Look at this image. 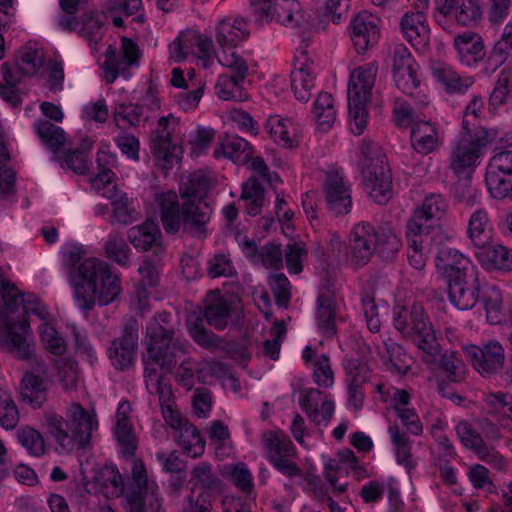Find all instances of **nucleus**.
I'll use <instances>...</instances> for the list:
<instances>
[{
	"label": "nucleus",
	"mask_w": 512,
	"mask_h": 512,
	"mask_svg": "<svg viewBox=\"0 0 512 512\" xmlns=\"http://www.w3.org/2000/svg\"><path fill=\"white\" fill-rule=\"evenodd\" d=\"M82 246L72 245L63 252V264L69 270L77 305L90 311L97 303L106 306L122 291L120 277L109 263L98 258H86Z\"/></svg>",
	"instance_id": "nucleus-1"
},
{
	"label": "nucleus",
	"mask_w": 512,
	"mask_h": 512,
	"mask_svg": "<svg viewBox=\"0 0 512 512\" xmlns=\"http://www.w3.org/2000/svg\"><path fill=\"white\" fill-rule=\"evenodd\" d=\"M418 376L428 382H443L440 371L443 370L447 379L453 383H461L466 378V366L455 353H441L435 331L423 310L418 311Z\"/></svg>",
	"instance_id": "nucleus-2"
},
{
	"label": "nucleus",
	"mask_w": 512,
	"mask_h": 512,
	"mask_svg": "<svg viewBox=\"0 0 512 512\" xmlns=\"http://www.w3.org/2000/svg\"><path fill=\"white\" fill-rule=\"evenodd\" d=\"M169 312L158 313L146 328L148 362L145 371H152L149 365L156 364L162 372H171L178 360L188 353L187 340L176 335Z\"/></svg>",
	"instance_id": "nucleus-3"
},
{
	"label": "nucleus",
	"mask_w": 512,
	"mask_h": 512,
	"mask_svg": "<svg viewBox=\"0 0 512 512\" xmlns=\"http://www.w3.org/2000/svg\"><path fill=\"white\" fill-rule=\"evenodd\" d=\"M65 420L58 415L47 417L49 433L55 438L64 452L85 450L90 446L91 435L97 429L98 423L81 404L73 403Z\"/></svg>",
	"instance_id": "nucleus-4"
},
{
	"label": "nucleus",
	"mask_w": 512,
	"mask_h": 512,
	"mask_svg": "<svg viewBox=\"0 0 512 512\" xmlns=\"http://www.w3.org/2000/svg\"><path fill=\"white\" fill-rule=\"evenodd\" d=\"M146 212L148 217L143 224H155L158 215L162 224H207L213 210L205 201L185 202L180 206L177 193L168 190L156 193Z\"/></svg>",
	"instance_id": "nucleus-5"
},
{
	"label": "nucleus",
	"mask_w": 512,
	"mask_h": 512,
	"mask_svg": "<svg viewBox=\"0 0 512 512\" xmlns=\"http://www.w3.org/2000/svg\"><path fill=\"white\" fill-rule=\"evenodd\" d=\"M399 239L384 226H354L349 240L348 263L354 269L366 266L375 253L389 257L398 251Z\"/></svg>",
	"instance_id": "nucleus-6"
},
{
	"label": "nucleus",
	"mask_w": 512,
	"mask_h": 512,
	"mask_svg": "<svg viewBox=\"0 0 512 512\" xmlns=\"http://www.w3.org/2000/svg\"><path fill=\"white\" fill-rule=\"evenodd\" d=\"M359 157L365 192L373 202L386 204L393 196L392 176L386 156L377 143L363 140Z\"/></svg>",
	"instance_id": "nucleus-7"
},
{
	"label": "nucleus",
	"mask_w": 512,
	"mask_h": 512,
	"mask_svg": "<svg viewBox=\"0 0 512 512\" xmlns=\"http://www.w3.org/2000/svg\"><path fill=\"white\" fill-rule=\"evenodd\" d=\"M492 130L481 128L476 132L475 138H457L451 143L449 153V168L457 177L455 191L458 195L462 186L468 187L475 169L480 164L487 145L495 139Z\"/></svg>",
	"instance_id": "nucleus-8"
},
{
	"label": "nucleus",
	"mask_w": 512,
	"mask_h": 512,
	"mask_svg": "<svg viewBox=\"0 0 512 512\" xmlns=\"http://www.w3.org/2000/svg\"><path fill=\"white\" fill-rule=\"evenodd\" d=\"M186 133L185 125L173 114L162 116L151 138V151L166 165L178 163L183 154V136Z\"/></svg>",
	"instance_id": "nucleus-9"
},
{
	"label": "nucleus",
	"mask_w": 512,
	"mask_h": 512,
	"mask_svg": "<svg viewBox=\"0 0 512 512\" xmlns=\"http://www.w3.org/2000/svg\"><path fill=\"white\" fill-rule=\"evenodd\" d=\"M218 62L230 68L235 73V76L220 75L215 85L216 95L225 101L245 100L246 94L242 83L248 71L246 60L237 51H231L230 53L220 54Z\"/></svg>",
	"instance_id": "nucleus-10"
},
{
	"label": "nucleus",
	"mask_w": 512,
	"mask_h": 512,
	"mask_svg": "<svg viewBox=\"0 0 512 512\" xmlns=\"http://www.w3.org/2000/svg\"><path fill=\"white\" fill-rule=\"evenodd\" d=\"M169 53L170 58L175 62H181L189 56H194L205 69L214 63L212 40L194 31L181 33L176 37L169 45Z\"/></svg>",
	"instance_id": "nucleus-11"
},
{
	"label": "nucleus",
	"mask_w": 512,
	"mask_h": 512,
	"mask_svg": "<svg viewBox=\"0 0 512 512\" xmlns=\"http://www.w3.org/2000/svg\"><path fill=\"white\" fill-rule=\"evenodd\" d=\"M138 330V321L130 317L123 326L121 336L111 341L107 353L115 369L126 371L133 366L138 347Z\"/></svg>",
	"instance_id": "nucleus-12"
},
{
	"label": "nucleus",
	"mask_w": 512,
	"mask_h": 512,
	"mask_svg": "<svg viewBox=\"0 0 512 512\" xmlns=\"http://www.w3.org/2000/svg\"><path fill=\"white\" fill-rule=\"evenodd\" d=\"M140 57L139 46L126 37L121 39L119 52L109 47L103 64L106 82L113 83L119 76L127 78L128 70L138 65Z\"/></svg>",
	"instance_id": "nucleus-13"
},
{
	"label": "nucleus",
	"mask_w": 512,
	"mask_h": 512,
	"mask_svg": "<svg viewBox=\"0 0 512 512\" xmlns=\"http://www.w3.org/2000/svg\"><path fill=\"white\" fill-rule=\"evenodd\" d=\"M318 68L307 51L300 47L294 57V67L291 72V89L300 102H307L315 87Z\"/></svg>",
	"instance_id": "nucleus-14"
},
{
	"label": "nucleus",
	"mask_w": 512,
	"mask_h": 512,
	"mask_svg": "<svg viewBox=\"0 0 512 512\" xmlns=\"http://www.w3.org/2000/svg\"><path fill=\"white\" fill-rule=\"evenodd\" d=\"M465 353L473 368L485 377L498 373L504 365L505 351L496 340H490L481 346L469 345L465 348Z\"/></svg>",
	"instance_id": "nucleus-15"
},
{
	"label": "nucleus",
	"mask_w": 512,
	"mask_h": 512,
	"mask_svg": "<svg viewBox=\"0 0 512 512\" xmlns=\"http://www.w3.org/2000/svg\"><path fill=\"white\" fill-rule=\"evenodd\" d=\"M323 190L330 213L339 216L351 211V186L342 171L329 170L324 180Z\"/></svg>",
	"instance_id": "nucleus-16"
},
{
	"label": "nucleus",
	"mask_w": 512,
	"mask_h": 512,
	"mask_svg": "<svg viewBox=\"0 0 512 512\" xmlns=\"http://www.w3.org/2000/svg\"><path fill=\"white\" fill-rule=\"evenodd\" d=\"M512 151L504 150L496 153L489 162L486 172V185L494 198L506 197L512 182Z\"/></svg>",
	"instance_id": "nucleus-17"
},
{
	"label": "nucleus",
	"mask_w": 512,
	"mask_h": 512,
	"mask_svg": "<svg viewBox=\"0 0 512 512\" xmlns=\"http://www.w3.org/2000/svg\"><path fill=\"white\" fill-rule=\"evenodd\" d=\"M248 21L238 15H226L215 22L214 36L222 53L235 51V48L249 37Z\"/></svg>",
	"instance_id": "nucleus-18"
},
{
	"label": "nucleus",
	"mask_w": 512,
	"mask_h": 512,
	"mask_svg": "<svg viewBox=\"0 0 512 512\" xmlns=\"http://www.w3.org/2000/svg\"><path fill=\"white\" fill-rule=\"evenodd\" d=\"M241 312L230 305L219 291H208L205 299L204 318L216 330H224L230 324H236Z\"/></svg>",
	"instance_id": "nucleus-19"
},
{
	"label": "nucleus",
	"mask_w": 512,
	"mask_h": 512,
	"mask_svg": "<svg viewBox=\"0 0 512 512\" xmlns=\"http://www.w3.org/2000/svg\"><path fill=\"white\" fill-rule=\"evenodd\" d=\"M392 71L397 88L413 96L416 90L415 59L403 44L397 45L394 49Z\"/></svg>",
	"instance_id": "nucleus-20"
},
{
	"label": "nucleus",
	"mask_w": 512,
	"mask_h": 512,
	"mask_svg": "<svg viewBox=\"0 0 512 512\" xmlns=\"http://www.w3.org/2000/svg\"><path fill=\"white\" fill-rule=\"evenodd\" d=\"M379 22L378 17L367 11H361L352 18L349 25L350 37L359 54L364 53L377 42Z\"/></svg>",
	"instance_id": "nucleus-21"
},
{
	"label": "nucleus",
	"mask_w": 512,
	"mask_h": 512,
	"mask_svg": "<svg viewBox=\"0 0 512 512\" xmlns=\"http://www.w3.org/2000/svg\"><path fill=\"white\" fill-rule=\"evenodd\" d=\"M435 266L448 282L466 277L470 259L459 250L442 246L435 256Z\"/></svg>",
	"instance_id": "nucleus-22"
},
{
	"label": "nucleus",
	"mask_w": 512,
	"mask_h": 512,
	"mask_svg": "<svg viewBox=\"0 0 512 512\" xmlns=\"http://www.w3.org/2000/svg\"><path fill=\"white\" fill-rule=\"evenodd\" d=\"M453 46L457 52L459 62L468 67L477 66L486 56L482 37L472 31L458 34L454 38Z\"/></svg>",
	"instance_id": "nucleus-23"
},
{
	"label": "nucleus",
	"mask_w": 512,
	"mask_h": 512,
	"mask_svg": "<svg viewBox=\"0 0 512 512\" xmlns=\"http://www.w3.org/2000/svg\"><path fill=\"white\" fill-rule=\"evenodd\" d=\"M429 68L434 79L440 83L447 94H465L474 84V78L462 77L451 66L440 61H430Z\"/></svg>",
	"instance_id": "nucleus-24"
},
{
	"label": "nucleus",
	"mask_w": 512,
	"mask_h": 512,
	"mask_svg": "<svg viewBox=\"0 0 512 512\" xmlns=\"http://www.w3.org/2000/svg\"><path fill=\"white\" fill-rule=\"evenodd\" d=\"M266 130L275 144L282 148L293 149L300 142V128L291 119L279 115L270 116Z\"/></svg>",
	"instance_id": "nucleus-25"
},
{
	"label": "nucleus",
	"mask_w": 512,
	"mask_h": 512,
	"mask_svg": "<svg viewBox=\"0 0 512 512\" xmlns=\"http://www.w3.org/2000/svg\"><path fill=\"white\" fill-rule=\"evenodd\" d=\"M191 491L200 489L199 494L217 497L224 491V482L221 477L213 471L212 465L208 462H200L190 472Z\"/></svg>",
	"instance_id": "nucleus-26"
},
{
	"label": "nucleus",
	"mask_w": 512,
	"mask_h": 512,
	"mask_svg": "<svg viewBox=\"0 0 512 512\" xmlns=\"http://www.w3.org/2000/svg\"><path fill=\"white\" fill-rule=\"evenodd\" d=\"M213 154L217 159L224 157L237 165H242L250 161L253 148L244 138L226 134L219 139Z\"/></svg>",
	"instance_id": "nucleus-27"
},
{
	"label": "nucleus",
	"mask_w": 512,
	"mask_h": 512,
	"mask_svg": "<svg viewBox=\"0 0 512 512\" xmlns=\"http://www.w3.org/2000/svg\"><path fill=\"white\" fill-rule=\"evenodd\" d=\"M377 72L378 66L375 62H370L353 69L349 78L348 97L370 101Z\"/></svg>",
	"instance_id": "nucleus-28"
},
{
	"label": "nucleus",
	"mask_w": 512,
	"mask_h": 512,
	"mask_svg": "<svg viewBox=\"0 0 512 512\" xmlns=\"http://www.w3.org/2000/svg\"><path fill=\"white\" fill-rule=\"evenodd\" d=\"M49 381L42 375L28 371L20 384L21 400L34 409L40 408L47 401Z\"/></svg>",
	"instance_id": "nucleus-29"
},
{
	"label": "nucleus",
	"mask_w": 512,
	"mask_h": 512,
	"mask_svg": "<svg viewBox=\"0 0 512 512\" xmlns=\"http://www.w3.org/2000/svg\"><path fill=\"white\" fill-rule=\"evenodd\" d=\"M481 291L474 282H468L466 277L448 282V298L459 310H469L480 300Z\"/></svg>",
	"instance_id": "nucleus-30"
},
{
	"label": "nucleus",
	"mask_w": 512,
	"mask_h": 512,
	"mask_svg": "<svg viewBox=\"0 0 512 512\" xmlns=\"http://www.w3.org/2000/svg\"><path fill=\"white\" fill-rule=\"evenodd\" d=\"M30 326L27 319L11 322L6 331V342L9 348L21 359H29L33 349L29 342Z\"/></svg>",
	"instance_id": "nucleus-31"
},
{
	"label": "nucleus",
	"mask_w": 512,
	"mask_h": 512,
	"mask_svg": "<svg viewBox=\"0 0 512 512\" xmlns=\"http://www.w3.org/2000/svg\"><path fill=\"white\" fill-rule=\"evenodd\" d=\"M336 300L328 294H319L316 299V321L319 331L326 338L336 335Z\"/></svg>",
	"instance_id": "nucleus-32"
},
{
	"label": "nucleus",
	"mask_w": 512,
	"mask_h": 512,
	"mask_svg": "<svg viewBox=\"0 0 512 512\" xmlns=\"http://www.w3.org/2000/svg\"><path fill=\"white\" fill-rule=\"evenodd\" d=\"M189 336L200 347L207 350H214L222 347L224 342L221 336L216 335L204 326V319L201 314H191L186 320Z\"/></svg>",
	"instance_id": "nucleus-33"
},
{
	"label": "nucleus",
	"mask_w": 512,
	"mask_h": 512,
	"mask_svg": "<svg viewBox=\"0 0 512 512\" xmlns=\"http://www.w3.org/2000/svg\"><path fill=\"white\" fill-rule=\"evenodd\" d=\"M128 239L140 251L153 250L158 255L163 250L159 226H133L128 232Z\"/></svg>",
	"instance_id": "nucleus-34"
},
{
	"label": "nucleus",
	"mask_w": 512,
	"mask_h": 512,
	"mask_svg": "<svg viewBox=\"0 0 512 512\" xmlns=\"http://www.w3.org/2000/svg\"><path fill=\"white\" fill-rule=\"evenodd\" d=\"M443 144V136L436 122L418 117V154L437 152Z\"/></svg>",
	"instance_id": "nucleus-35"
},
{
	"label": "nucleus",
	"mask_w": 512,
	"mask_h": 512,
	"mask_svg": "<svg viewBox=\"0 0 512 512\" xmlns=\"http://www.w3.org/2000/svg\"><path fill=\"white\" fill-rule=\"evenodd\" d=\"M263 443L270 462L282 457H293L295 447L290 438L280 431H268L263 435Z\"/></svg>",
	"instance_id": "nucleus-36"
},
{
	"label": "nucleus",
	"mask_w": 512,
	"mask_h": 512,
	"mask_svg": "<svg viewBox=\"0 0 512 512\" xmlns=\"http://www.w3.org/2000/svg\"><path fill=\"white\" fill-rule=\"evenodd\" d=\"M479 261L489 269L512 271V249L503 245H492L477 253Z\"/></svg>",
	"instance_id": "nucleus-37"
},
{
	"label": "nucleus",
	"mask_w": 512,
	"mask_h": 512,
	"mask_svg": "<svg viewBox=\"0 0 512 512\" xmlns=\"http://www.w3.org/2000/svg\"><path fill=\"white\" fill-rule=\"evenodd\" d=\"M313 116L319 130L326 132L332 128L336 121V109L330 93H319L314 102Z\"/></svg>",
	"instance_id": "nucleus-38"
},
{
	"label": "nucleus",
	"mask_w": 512,
	"mask_h": 512,
	"mask_svg": "<svg viewBox=\"0 0 512 512\" xmlns=\"http://www.w3.org/2000/svg\"><path fill=\"white\" fill-rule=\"evenodd\" d=\"M480 301L483 303L488 322L492 325L502 323L504 313L500 289L494 285L485 286L481 290Z\"/></svg>",
	"instance_id": "nucleus-39"
},
{
	"label": "nucleus",
	"mask_w": 512,
	"mask_h": 512,
	"mask_svg": "<svg viewBox=\"0 0 512 512\" xmlns=\"http://www.w3.org/2000/svg\"><path fill=\"white\" fill-rule=\"evenodd\" d=\"M388 433L391 442L395 447L397 462L403 465L410 474L413 469L411 462L413 441L406 436V432L401 431L398 425L389 426Z\"/></svg>",
	"instance_id": "nucleus-40"
},
{
	"label": "nucleus",
	"mask_w": 512,
	"mask_h": 512,
	"mask_svg": "<svg viewBox=\"0 0 512 512\" xmlns=\"http://www.w3.org/2000/svg\"><path fill=\"white\" fill-rule=\"evenodd\" d=\"M209 187L208 178L201 172H194L180 183L179 191L183 199L187 202L196 203L203 201L202 197L205 195Z\"/></svg>",
	"instance_id": "nucleus-41"
},
{
	"label": "nucleus",
	"mask_w": 512,
	"mask_h": 512,
	"mask_svg": "<svg viewBox=\"0 0 512 512\" xmlns=\"http://www.w3.org/2000/svg\"><path fill=\"white\" fill-rule=\"evenodd\" d=\"M246 212L251 216L261 213L264 201V189L256 179H249L242 185L241 199Z\"/></svg>",
	"instance_id": "nucleus-42"
},
{
	"label": "nucleus",
	"mask_w": 512,
	"mask_h": 512,
	"mask_svg": "<svg viewBox=\"0 0 512 512\" xmlns=\"http://www.w3.org/2000/svg\"><path fill=\"white\" fill-rule=\"evenodd\" d=\"M35 130L45 146L51 151H59L66 142L64 130L49 121L40 120L35 123Z\"/></svg>",
	"instance_id": "nucleus-43"
},
{
	"label": "nucleus",
	"mask_w": 512,
	"mask_h": 512,
	"mask_svg": "<svg viewBox=\"0 0 512 512\" xmlns=\"http://www.w3.org/2000/svg\"><path fill=\"white\" fill-rule=\"evenodd\" d=\"M103 249L108 259L122 267L130 266V248L124 237L117 233L109 234Z\"/></svg>",
	"instance_id": "nucleus-44"
},
{
	"label": "nucleus",
	"mask_w": 512,
	"mask_h": 512,
	"mask_svg": "<svg viewBox=\"0 0 512 512\" xmlns=\"http://www.w3.org/2000/svg\"><path fill=\"white\" fill-rule=\"evenodd\" d=\"M448 212V203L440 195L432 193L428 195L418 207V218L425 221H442Z\"/></svg>",
	"instance_id": "nucleus-45"
},
{
	"label": "nucleus",
	"mask_w": 512,
	"mask_h": 512,
	"mask_svg": "<svg viewBox=\"0 0 512 512\" xmlns=\"http://www.w3.org/2000/svg\"><path fill=\"white\" fill-rule=\"evenodd\" d=\"M342 365L346 384L364 385L369 381L370 368L363 358L346 356Z\"/></svg>",
	"instance_id": "nucleus-46"
},
{
	"label": "nucleus",
	"mask_w": 512,
	"mask_h": 512,
	"mask_svg": "<svg viewBox=\"0 0 512 512\" xmlns=\"http://www.w3.org/2000/svg\"><path fill=\"white\" fill-rule=\"evenodd\" d=\"M394 409L401 420L402 427L412 435L416 434V414L413 409H408L410 394L406 390H396L393 396Z\"/></svg>",
	"instance_id": "nucleus-47"
},
{
	"label": "nucleus",
	"mask_w": 512,
	"mask_h": 512,
	"mask_svg": "<svg viewBox=\"0 0 512 512\" xmlns=\"http://www.w3.org/2000/svg\"><path fill=\"white\" fill-rule=\"evenodd\" d=\"M302 20L300 4L297 0H281L273 11V21L284 26L297 27Z\"/></svg>",
	"instance_id": "nucleus-48"
},
{
	"label": "nucleus",
	"mask_w": 512,
	"mask_h": 512,
	"mask_svg": "<svg viewBox=\"0 0 512 512\" xmlns=\"http://www.w3.org/2000/svg\"><path fill=\"white\" fill-rule=\"evenodd\" d=\"M176 431L180 432V439L188 456L196 458L203 454L205 444L198 429L185 420Z\"/></svg>",
	"instance_id": "nucleus-49"
},
{
	"label": "nucleus",
	"mask_w": 512,
	"mask_h": 512,
	"mask_svg": "<svg viewBox=\"0 0 512 512\" xmlns=\"http://www.w3.org/2000/svg\"><path fill=\"white\" fill-rule=\"evenodd\" d=\"M481 17L480 0H461L455 7L454 18L461 26L472 27L479 22Z\"/></svg>",
	"instance_id": "nucleus-50"
},
{
	"label": "nucleus",
	"mask_w": 512,
	"mask_h": 512,
	"mask_svg": "<svg viewBox=\"0 0 512 512\" xmlns=\"http://www.w3.org/2000/svg\"><path fill=\"white\" fill-rule=\"evenodd\" d=\"M369 101H362L360 98L352 99L348 97V109L350 119V129L353 134L360 135L364 132L368 119Z\"/></svg>",
	"instance_id": "nucleus-51"
},
{
	"label": "nucleus",
	"mask_w": 512,
	"mask_h": 512,
	"mask_svg": "<svg viewBox=\"0 0 512 512\" xmlns=\"http://www.w3.org/2000/svg\"><path fill=\"white\" fill-rule=\"evenodd\" d=\"M10 154L5 144L0 143V198L14 193L16 174L8 166Z\"/></svg>",
	"instance_id": "nucleus-52"
},
{
	"label": "nucleus",
	"mask_w": 512,
	"mask_h": 512,
	"mask_svg": "<svg viewBox=\"0 0 512 512\" xmlns=\"http://www.w3.org/2000/svg\"><path fill=\"white\" fill-rule=\"evenodd\" d=\"M18 442L29 452L32 456H42L44 455L45 442L44 439L37 430L26 426L21 427L16 432Z\"/></svg>",
	"instance_id": "nucleus-53"
},
{
	"label": "nucleus",
	"mask_w": 512,
	"mask_h": 512,
	"mask_svg": "<svg viewBox=\"0 0 512 512\" xmlns=\"http://www.w3.org/2000/svg\"><path fill=\"white\" fill-rule=\"evenodd\" d=\"M416 302L411 304V308L401 307L398 311L395 310L394 326L404 336L410 337L413 342L416 341V316H415Z\"/></svg>",
	"instance_id": "nucleus-54"
},
{
	"label": "nucleus",
	"mask_w": 512,
	"mask_h": 512,
	"mask_svg": "<svg viewBox=\"0 0 512 512\" xmlns=\"http://www.w3.org/2000/svg\"><path fill=\"white\" fill-rule=\"evenodd\" d=\"M395 124L400 129H410L411 146L415 149L413 142V136L416 132V126L414 123V111L413 107L406 101L398 99L394 106Z\"/></svg>",
	"instance_id": "nucleus-55"
},
{
	"label": "nucleus",
	"mask_w": 512,
	"mask_h": 512,
	"mask_svg": "<svg viewBox=\"0 0 512 512\" xmlns=\"http://www.w3.org/2000/svg\"><path fill=\"white\" fill-rule=\"evenodd\" d=\"M114 176V172L110 169L99 170L97 175L91 178V186L97 194L107 199H113L116 196Z\"/></svg>",
	"instance_id": "nucleus-56"
},
{
	"label": "nucleus",
	"mask_w": 512,
	"mask_h": 512,
	"mask_svg": "<svg viewBox=\"0 0 512 512\" xmlns=\"http://www.w3.org/2000/svg\"><path fill=\"white\" fill-rule=\"evenodd\" d=\"M141 108L135 104H118L114 110V120L116 125L125 129L136 126L140 122Z\"/></svg>",
	"instance_id": "nucleus-57"
},
{
	"label": "nucleus",
	"mask_w": 512,
	"mask_h": 512,
	"mask_svg": "<svg viewBox=\"0 0 512 512\" xmlns=\"http://www.w3.org/2000/svg\"><path fill=\"white\" fill-rule=\"evenodd\" d=\"M3 80L6 85L0 86V97L12 105H19L21 102L20 96L17 92L16 85L18 83L17 77L11 72L8 63H3L0 68Z\"/></svg>",
	"instance_id": "nucleus-58"
},
{
	"label": "nucleus",
	"mask_w": 512,
	"mask_h": 512,
	"mask_svg": "<svg viewBox=\"0 0 512 512\" xmlns=\"http://www.w3.org/2000/svg\"><path fill=\"white\" fill-rule=\"evenodd\" d=\"M40 337L48 352L54 355H62L66 351V343L64 339L58 334L53 326L49 324L41 325Z\"/></svg>",
	"instance_id": "nucleus-59"
},
{
	"label": "nucleus",
	"mask_w": 512,
	"mask_h": 512,
	"mask_svg": "<svg viewBox=\"0 0 512 512\" xmlns=\"http://www.w3.org/2000/svg\"><path fill=\"white\" fill-rule=\"evenodd\" d=\"M512 86V69H503L492 90L489 103L493 107H498L505 103Z\"/></svg>",
	"instance_id": "nucleus-60"
},
{
	"label": "nucleus",
	"mask_w": 512,
	"mask_h": 512,
	"mask_svg": "<svg viewBox=\"0 0 512 512\" xmlns=\"http://www.w3.org/2000/svg\"><path fill=\"white\" fill-rule=\"evenodd\" d=\"M214 138L211 128L198 127L188 134L187 142L190 145L191 154L194 157L201 155Z\"/></svg>",
	"instance_id": "nucleus-61"
},
{
	"label": "nucleus",
	"mask_w": 512,
	"mask_h": 512,
	"mask_svg": "<svg viewBox=\"0 0 512 512\" xmlns=\"http://www.w3.org/2000/svg\"><path fill=\"white\" fill-rule=\"evenodd\" d=\"M114 215L123 221L135 222L139 220L140 213L133 200L126 194L119 195L112 202Z\"/></svg>",
	"instance_id": "nucleus-62"
},
{
	"label": "nucleus",
	"mask_w": 512,
	"mask_h": 512,
	"mask_svg": "<svg viewBox=\"0 0 512 512\" xmlns=\"http://www.w3.org/2000/svg\"><path fill=\"white\" fill-rule=\"evenodd\" d=\"M269 284L273 292L275 303L280 307H286L291 299L290 282L283 274H274L270 277Z\"/></svg>",
	"instance_id": "nucleus-63"
},
{
	"label": "nucleus",
	"mask_w": 512,
	"mask_h": 512,
	"mask_svg": "<svg viewBox=\"0 0 512 512\" xmlns=\"http://www.w3.org/2000/svg\"><path fill=\"white\" fill-rule=\"evenodd\" d=\"M485 401L491 411L512 421V395L503 392L490 393Z\"/></svg>",
	"instance_id": "nucleus-64"
}]
</instances>
